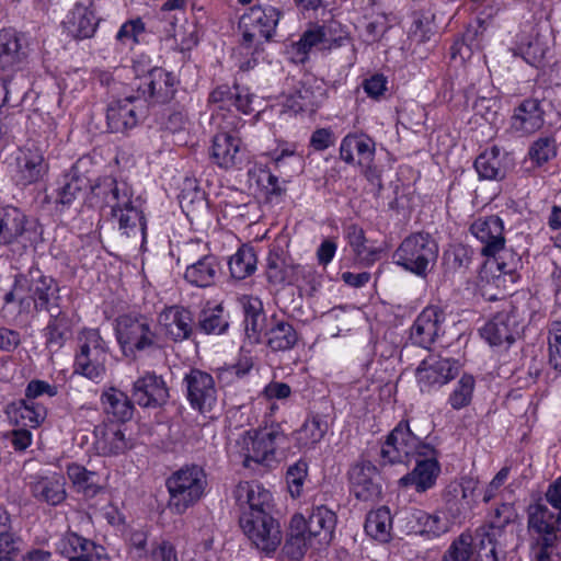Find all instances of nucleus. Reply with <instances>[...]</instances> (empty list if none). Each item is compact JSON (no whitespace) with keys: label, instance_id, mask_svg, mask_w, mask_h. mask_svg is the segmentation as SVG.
I'll use <instances>...</instances> for the list:
<instances>
[{"label":"nucleus","instance_id":"f257e3e1","mask_svg":"<svg viewBox=\"0 0 561 561\" xmlns=\"http://www.w3.org/2000/svg\"><path fill=\"white\" fill-rule=\"evenodd\" d=\"M96 195H102L105 207L110 208V216L121 234L127 238L146 240L147 220L139 198L134 197V191L126 182H118L105 178L95 187Z\"/></svg>","mask_w":561,"mask_h":561},{"label":"nucleus","instance_id":"f03ea898","mask_svg":"<svg viewBox=\"0 0 561 561\" xmlns=\"http://www.w3.org/2000/svg\"><path fill=\"white\" fill-rule=\"evenodd\" d=\"M285 438L279 424L254 431H244L230 442L228 451L231 457L241 460L243 467L255 466L273 468L277 463L276 446Z\"/></svg>","mask_w":561,"mask_h":561},{"label":"nucleus","instance_id":"7ed1b4c3","mask_svg":"<svg viewBox=\"0 0 561 561\" xmlns=\"http://www.w3.org/2000/svg\"><path fill=\"white\" fill-rule=\"evenodd\" d=\"M335 514L324 506L314 508L306 519L301 514L291 517L288 539L284 547L294 560L300 559L314 542L328 545L335 527Z\"/></svg>","mask_w":561,"mask_h":561},{"label":"nucleus","instance_id":"20e7f679","mask_svg":"<svg viewBox=\"0 0 561 561\" xmlns=\"http://www.w3.org/2000/svg\"><path fill=\"white\" fill-rule=\"evenodd\" d=\"M115 335L125 356L160 350L162 339L150 319L142 314H123L116 319Z\"/></svg>","mask_w":561,"mask_h":561},{"label":"nucleus","instance_id":"39448f33","mask_svg":"<svg viewBox=\"0 0 561 561\" xmlns=\"http://www.w3.org/2000/svg\"><path fill=\"white\" fill-rule=\"evenodd\" d=\"M58 298L55 280L39 268L31 267L16 276L13 288L5 295V302L18 301L21 306L34 305L35 309L50 311V304Z\"/></svg>","mask_w":561,"mask_h":561},{"label":"nucleus","instance_id":"423d86ee","mask_svg":"<svg viewBox=\"0 0 561 561\" xmlns=\"http://www.w3.org/2000/svg\"><path fill=\"white\" fill-rule=\"evenodd\" d=\"M207 485L206 474L198 466H187L172 473L167 480L169 508L183 514L204 495Z\"/></svg>","mask_w":561,"mask_h":561},{"label":"nucleus","instance_id":"0eeeda50","mask_svg":"<svg viewBox=\"0 0 561 561\" xmlns=\"http://www.w3.org/2000/svg\"><path fill=\"white\" fill-rule=\"evenodd\" d=\"M108 346L95 329L83 330L78 339V352L73 373L94 382H101L106 375Z\"/></svg>","mask_w":561,"mask_h":561},{"label":"nucleus","instance_id":"6e6552de","mask_svg":"<svg viewBox=\"0 0 561 561\" xmlns=\"http://www.w3.org/2000/svg\"><path fill=\"white\" fill-rule=\"evenodd\" d=\"M437 256L436 241L428 233L423 232L407 237L393 254L398 265L417 276H425Z\"/></svg>","mask_w":561,"mask_h":561},{"label":"nucleus","instance_id":"1a4fd4ad","mask_svg":"<svg viewBox=\"0 0 561 561\" xmlns=\"http://www.w3.org/2000/svg\"><path fill=\"white\" fill-rule=\"evenodd\" d=\"M279 19L280 12L272 5L252 7L240 20L241 48L257 51L260 46L275 34Z\"/></svg>","mask_w":561,"mask_h":561},{"label":"nucleus","instance_id":"9d476101","mask_svg":"<svg viewBox=\"0 0 561 561\" xmlns=\"http://www.w3.org/2000/svg\"><path fill=\"white\" fill-rule=\"evenodd\" d=\"M380 454L385 463L405 462L432 455L433 446L423 443L411 432L409 423L401 421L387 437Z\"/></svg>","mask_w":561,"mask_h":561},{"label":"nucleus","instance_id":"9b49d317","mask_svg":"<svg viewBox=\"0 0 561 561\" xmlns=\"http://www.w3.org/2000/svg\"><path fill=\"white\" fill-rule=\"evenodd\" d=\"M240 526L255 547L265 552H273L282 542L278 523L270 512L254 516L241 515Z\"/></svg>","mask_w":561,"mask_h":561},{"label":"nucleus","instance_id":"f8f14e48","mask_svg":"<svg viewBox=\"0 0 561 561\" xmlns=\"http://www.w3.org/2000/svg\"><path fill=\"white\" fill-rule=\"evenodd\" d=\"M236 129H217L213 136L210 158L220 169H240L243 163L245 149L241 138L234 133Z\"/></svg>","mask_w":561,"mask_h":561},{"label":"nucleus","instance_id":"ddd939ff","mask_svg":"<svg viewBox=\"0 0 561 561\" xmlns=\"http://www.w3.org/2000/svg\"><path fill=\"white\" fill-rule=\"evenodd\" d=\"M183 383L186 398L194 410L201 413L213 411L217 404L218 391L210 374L193 368L185 374Z\"/></svg>","mask_w":561,"mask_h":561},{"label":"nucleus","instance_id":"4468645a","mask_svg":"<svg viewBox=\"0 0 561 561\" xmlns=\"http://www.w3.org/2000/svg\"><path fill=\"white\" fill-rule=\"evenodd\" d=\"M459 363L453 358L430 355L416 369V380L421 391L438 389L454 379L459 373Z\"/></svg>","mask_w":561,"mask_h":561},{"label":"nucleus","instance_id":"2eb2a0df","mask_svg":"<svg viewBox=\"0 0 561 561\" xmlns=\"http://www.w3.org/2000/svg\"><path fill=\"white\" fill-rule=\"evenodd\" d=\"M527 526L533 541H561V513L535 503L527 510Z\"/></svg>","mask_w":561,"mask_h":561},{"label":"nucleus","instance_id":"dca6fc26","mask_svg":"<svg viewBox=\"0 0 561 561\" xmlns=\"http://www.w3.org/2000/svg\"><path fill=\"white\" fill-rule=\"evenodd\" d=\"M14 161L13 178L21 185L36 183L48 172V163L44 158V153L36 147L19 149Z\"/></svg>","mask_w":561,"mask_h":561},{"label":"nucleus","instance_id":"f3484780","mask_svg":"<svg viewBox=\"0 0 561 561\" xmlns=\"http://www.w3.org/2000/svg\"><path fill=\"white\" fill-rule=\"evenodd\" d=\"M313 275V268L287 262L276 252H270L266 264V277L270 284L283 286L286 284H300Z\"/></svg>","mask_w":561,"mask_h":561},{"label":"nucleus","instance_id":"a211bd4d","mask_svg":"<svg viewBox=\"0 0 561 561\" xmlns=\"http://www.w3.org/2000/svg\"><path fill=\"white\" fill-rule=\"evenodd\" d=\"M176 78L162 68H152L137 85V95L154 103H167L173 99L176 91Z\"/></svg>","mask_w":561,"mask_h":561},{"label":"nucleus","instance_id":"6ab92c4d","mask_svg":"<svg viewBox=\"0 0 561 561\" xmlns=\"http://www.w3.org/2000/svg\"><path fill=\"white\" fill-rule=\"evenodd\" d=\"M233 494L242 510L241 515L254 516L270 512L272 507V493L257 482H240L236 486Z\"/></svg>","mask_w":561,"mask_h":561},{"label":"nucleus","instance_id":"aec40b11","mask_svg":"<svg viewBox=\"0 0 561 561\" xmlns=\"http://www.w3.org/2000/svg\"><path fill=\"white\" fill-rule=\"evenodd\" d=\"M376 142L366 134H348L340 145V158L347 164H357L371 171Z\"/></svg>","mask_w":561,"mask_h":561},{"label":"nucleus","instance_id":"412c9836","mask_svg":"<svg viewBox=\"0 0 561 561\" xmlns=\"http://www.w3.org/2000/svg\"><path fill=\"white\" fill-rule=\"evenodd\" d=\"M351 489L362 501H375L381 494L377 468L370 461L356 462L348 472Z\"/></svg>","mask_w":561,"mask_h":561},{"label":"nucleus","instance_id":"4be33fe9","mask_svg":"<svg viewBox=\"0 0 561 561\" xmlns=\"http://www.w3.org/2000/svg\"><path fill=\"white\" fill-rule=\"evenodd\" d=\"M27 58V42L22 33L13 28L0 31V68L16 71Z\"/></svg>","mask_w":561,"mask_h":561},{"label":"nucleus","instance_id":"5701e85b","mask_svg":"<svg viewBox=\"0 0 561 561\" xmlns=\"http://www.w3.org/2000/svg\"><path fill=\"white\" fill-rule=\"evenodd\" d=\"M94 448L102 456H118L133 447L119 422L103 423L94 430Z\"/></svg>","mask_w":561,"mask_h":561},{"label":"nucleus","instance_id":"b1692460","mask_svg":"<svg viewBox=\"0 0 561 561\" xmlns=\"http://www.w3.org/2000/svg\"><path fill=\"white\" fill-rule=\"evenodd\" d=\"M503 221L497 216L478 218L470 227L471 233L483 244L482 254L495 256L505 245Z\"/></svg>","mask_w":561,"mask_h":561},{"label":"nucleus","instance_id":"393cba45","mask_svg":"<svg viewBox=\"0 0 561 561\" xmlns=\"http://www.w3.org/2000/svg\"><path fill=\"white\" fill-rule=\"evenodd\" d=\"M445 313L436 306H430L415 319L410 337L412 342L424 348L430 347L435 337L443 331Z\"/></svg>","mask_w":561,"mask_h":561},{"label":"nucleus","instance_id":"a878e982","mask_svg":"<svg viewBox=\"0 0 561 561\" xmlns=\"http://www.w3.org/2000/svg\"><path fill=\"white\" fill-rule=\"evenodd\" d=\"M234 85H219L209 95L211 106L210 124L217 129L238 128L240 118L230 112L233 106Z\"/></svg>","mask_w":561,"mask_h":561},{"label":"nucleus","instance_id":"bb28decb","mask_svg":"<svg viewBox=\"0 0 561 561\" xmlns=\"http://www.w3.org/2000/svg\"><path fill=\"white\" fill-rule=\"evenodd\" d=\"M169 391L164 380L153 373H146L133 386V400L144 408H157L167 402Z\"/></svg>","mask_w":561,"mask_h":561},{"label":"nucleus","instance_id":"cd10ccee","mask_svg":"<svg viewBox=\"0 0 561 561\" xmlns=\"http://www.w3.org/2000/svg\"><path fill=\"white\" fill-rule=\"evenodd\" d=\"M160 336L180 342L187 339L192 333L191 312L182 307L172 306L165 308L158 317Z\"/></svg>","mask_w":561,"mask_h":561},{"label":"nucleus","instance_id":"c85d7f7f","mask_svg":"<svg viewBox=\"0 0 561 561\" xmlns=\"http://www.w3.org/2000/svg\"><path fill=\"white\" fill-rule=\"evenodd\" d=\"M488 529H477L472 536L469 533H462L455 540L466 537L467 561H497V548L504 546V540L491 536Z\"/></svg>","mask_w":561,"mask_h":561},{"label":"nucleus","instance_id":"c756f323","mask_svg":"<svg viewBox=\"0 0 561 561\" xmlns=\"http://www.w3.org/2000/svg\"><path fill=\"white\" fill-rule=\"evenodd\" d=\"M414 460L416 462L414 470L403 476L399 482L403 486L413 485L417 492H424L435 484L440 472L436 450L433 448L432 455L421 456Z\"/></svg>","mask_w":561,"mask_h":561},{"label":"nucleus","instance_id":"7c9ffc66","mask_svg":"<svg viewBox=\"0 0 561 561\" xmlns=\"http://www.w3.org/2000/svg\"><path fill=\"white\" fill-rule=\"evenodd\" d=\"M404 520L408 533L427 536L428 538L439 537L450 528V523L439 514H428L422 510L407 512Z\"/></svg>","mask_w":561,"mask_h":561},{"label":"nucleus","instance_id":"2f4dec72","mask_svg":"<svg viewBox=\"0 0 561 561\" xmlns=\"http://www.w3.org/2000/svg\"><path fill=\"white\" fill-rule=\"evenodd\" d=\"M138 95H128L113 101L106 113L108 128L113 133H125L138 124V112L135 105Z\"/></svg>","mask_w":561,"mask_h":561},{"label":"nucleus","instance_id":"473e14b6","mask_svg":"<svg viewBox=\"0 0 561 561\" xmlns=\"http://www.w3.org/2000/svg\"><path fill=\"white\" fill-rule=\"evenodd\" d=\"M518 333L517 317L513 312L502 311L497 313L481 329V336L490 345L511 344Z\"/></svg>","mask_w":561,"mask_h":561},{"label":"nucleus","instance_id":"72a5a7b5","mask_svg":"<svg viewBox=\"0 0 561 561\" xmlns=\"http://www.w3.org/2000/svg\"><path fill=\"white\" fill-rule=\"evenodd\" d=\"M474 168L481 179L500 181L511 168V158L497 147H492L476 159Z\"/></svg>","mask_w":561,"mask_h":561},{"label":"nucleus","instance_id":"f704fd0d","mask_svg":"<svg viewBox=\"0 0 561 561\" xmlns=\"http://www.w3.org/2000/svg\"><path fill=\"white\" fill-rule=\"evenodd\" d=\"M64 25L73 38L84 39L94 35L99 20L90 7L79 3L69 11Z\"/></svg>","mask_w":561,"mask_h":561},{"label":"nucleus","instance_id":"c9c22d12","mask_svg":"<svg viewBox=\"0 0 561 561\" xmlns=\"http://www.w3.org/2000/svg\"><path fill=\"white\" fill-rule=\"evenodd\" d=\"M543 125V111L536 99L523 101L515 110L511 119L512 128L522 134H533Z\"/></svg>","mask_w":561,"mask_h":561},{"label":"nucleus","instance_id":"e433bc0d","mask_svg":"<svg viewBox=\"0 0 561 561\" xmlns=\"http://www.w3.org/2000/svg\"><path fill=\"white\" fill-rule=\"evenodd\" d=\"M33 496L49 505H59L66 499L65 479L59 474L38 477L31 483Z\"/></svg>","mask_w":561,"mask_h":561},{"label":"nucleus","instance_id":"4c0bfd02","mask_svg":"<svg viewBox=\"0 0 561 561\" xmlns=\"http://www.w3.org/2000/svg\"><path fill=\"white\" fill-rule=\"evenodd\" d=\"M323 89L301 84L284 96L283 105L294 113L314 112L323 100Z\"/></svg>","mask_w":561,"mask_h":561},{"label":"nucleus","instance_id":"58836bf2","mask_svg":"<svg viewBox=\"0 0 561 561\" xmlns=\"http://www.w3.org/2000/svg\"><path fill=\"white\" fill-rule=\"evenodd\" d=\"M26 216L16 207L0 208V244L15 242L24 232Z\"/></svg>","mask_w":561,"mask_h":561},{"label":"nucleus","instance_id":"ea45409f","mask_svg":"<svg viewBox=\"0 0 561 561\" xmlns=\"http://www.w3.org/2000/svg\"><path fill=\"white\" fill-rule=\"evenodd\" d=\"M217 272L216 259L211 255H205L186 267L184 277L194 286L208 287L215 283Z\"/></svg>","mask_w":561,"mask_h":561},{"label":"nucleus","instance_id":"a19ab883","mask_svg":"<svg viewBox=\"0 0 561 561\" xmlns=\"http://www.w3.org/2000/svg\"><path fill=\"white\" fill-rule=\"evenodd\" d=\"M328 431L327 422L319 417L308 419L294 432L296 445L301 450L313 449L324 437Z\"/></svg>","mask_w":561,"mask_h":561},{"label":"nucleus","instance_id":"79ce46f5","mask_svg":"<svg viewBox=\"0 0 561 561\" xmlns=\"http://www.w3.org/2000/svg\"><path fill=\"white\" fill-rule=\"evenodd\" d=\"M392 517L388 507H379L368 513L365 531L379 542H388L391 538Z\"/></svg>","mask_w":561,"mask_h":561},{"label":"nucleus","instance_id":"37998d69","mask_svg":"<svg viewBox=\"0 0 561 561\" xmlns=\"http://www.w3.org/2000/svg\"><path fill=\"white\" fill-rule=\"evenodd\" d=\"M265 335L266 343L273 351L291 350L298 341V334L293 325L276 319H273Z\"/></svg>","mask_w":561,"mask_h":561},{"label":"nucleus","instance_id":"c03bdc74","mask_svg":"<svg viewBox=\"0 0 561 561\" xmlns=\"http://www.w3.org/2000/svg\"><path fill=\"white\" fill-rule=\"evenodd\" d=\"M67 474L76 490L85 497H94L103 489L95 472L77 463L68 466Z\"/></svg>","mask_w":561,"mask_h":561},{"label":"nucleus","instance_id":"a18cd8bd","mask_svg":"<svg viewBox=\"0 0 561 561\" xmlns=\"http://www.w3.org/2000/svg\"><path fill=\"white\" fill-rule=\"evenodd\" d=\"M10 414L15 423L35 428L45 420L46 409L44 405L33 401L22 400L12 408Z\"/></svg>","mask_w":561,"mask_h":561},{"label":"nucleus","instance_id":"49530a36","mask_svg":"<svg viewBox=\"0 0 561 561\" xmlns=\"http://www.w3.org/2000/svg\"><path fill=\"white\" fill-rule=\"evenodd\" d=\"M257 259L254 249L242 245L230 257L228 265L231 276L236 279H244L256 271Z\"/></svg>","mask_w":561,"mask_h":561},{"label":"nucleus","instance_id":"de8ad7c7","mask_svg":"<svg viewBox=\"0 0 561 561\" xmlns=\"http://www.w3.org/2000/svg\"><path fill=\"white\" fill-rule=\"evenodd\" d=\"M517 514L515 507L510 503H502L495 507L494 512L490 516V520L486 525L479 527L478 529H488L491 536L497 537L505 541L506 531L505 528L516 518Z\"/></svg>","mask_w":561,"mask_h":561},{"label":"nucleus","instance_id":"09e8293b","mask_svg":"<svg viewBox=\"0 0 561 561\" xmlns=\"http://www.w3.org/2000/svg\"><path fill=\"white\" fill-rule=\"evenodd\" d=\"M101 400L105 412L117 420L125 421L131 416L133 407L124 392L111 388L102 394Z\"/></svg>","mask_w":561,"mask_h":561},{"label":"nucleus","instance_id":"8fccbe9b","mask_svg":"<svg viewBox=\"0 0 561 561\" xmlns=\"http://www.w3.org/2000/svg\"><path fill=\"white\" fill-rule=\"evenodd\" d=\"M518 47L525 58L530 62H536L545 57L548 50V41L536 28H531L529 34L520 35Z\"/></svg>","mask_w":561,"mask_h":561},{"label":"nucleus","instance_id":"3c124183","mask_svg":"<svg viewBox=\"0 0 561 561\" xmlns=\"http://www.w3.org/2000/svg\"><path fill=\"white\" fill-rule=\"evenodd\" d=\"M87 179L79 174L78 169L72 168L70 172L64 176L62 184L58 188L57 203L70 205L87 186Z\"/></svg>","mask_w":561,"mask_h":561},{"label":"nucleus","instance_id":"603ef678","mask_svg":"<svg viewBox=\"0 0 561 561\" xmlns=\"http://www.w3.org/2000/svg\"><path fill=\"white\" fill-rule=\"evenodd\" d=\"M476 387V380L471 375H463L455 385L449 394L448 402L455 410H460L470 404Z\"/></svg>","mask_w":561,"mask_h":561},{"label":"nucleus","instance_id":"864d4df0","mask_svg":"<svg viewBox=\"0 0 561 561\" xmlns=\"http://www.w3.org/2000/svg\"><path fill=\"white\" fill-rule=\"evenodd\" d=\"M47 330V343L50 347H61L65 341L71 336L69 320L62 312L51 313V320Z\"/></svg>","mask_w":561,"mask_h":561},{"label":"nucleus","instance_id":"5fc2aeb1","mask_svg":"<svg viewBox=\"0 0 561 561\" xmlns=\"http://www.w3.org/2000/svg\"><path fill=\"white\" fill-rule=\"evenodd\" d=\"M145 33V24L140 19L126 21L118 30L115 38L118 45L133 49L139 37Z\"/></svg>","mask_w":561,"mask_h":561},{"label":"nucleus","instance_id":"6e6d98bb","mask_svg":"<svg viewBox=\"0 0 561 561\" xmlns=\"http://www.w3.org/2000/svg\"><path fill=\"white\" fill-rule=\"evenodd\" d=\"M93 548V541L88 540L76 533L65 534L57 543V549L65 558L69 559L79 552Z\"/></svg>","mask_w":561,"mask_h":561},{"label":"nucleus","instance_id":"4d7b16f0","mask_svg":"<svg viewBox=\"0 0 561 561\" xmlns=\"http://www.w3.org/2000/svg\"><path fill=\"white\" fill-rule=\"evenodd\" d=\"M533 561H561V541H531Z\"/></svg>","mask_w":561,"mask_h":561},{"label":"nucleus","instance_id":"13d9d810","mask_svg":"<svg viewBox=\"0 0 561 561\" xmlns=\"http://www.w3.org/2000/svg\"><path fill=\"white\" fill-rule=\"evenodd\" d=\"M307 477V463L297 462L290 466L287 470L286 481L289 493L293 497H298L301 494L302 485Z\"/></svg>","mask_w":561,"mask_h":561},{"label":"nucleus","instance_id":"bf43d9fd","mask_svg":"<svg viewBox=\"0 0 561 561\" xmlns=\"http://www.w3.org/2000/svg\"><path fill=\"white\" fill-rule=\"evenodd\" d=\"M201 329L208 334L222 333L228 323L221 314V310L204 311L199 320Z\"/></svg>","mask_w":561,"mask_h":561},{"label":"nucleus","instance_id":"052dcab7","mask_svg":"<svg viewBox=\"0 0 561 561\" xmlns=\"http://www.w3.org/2000/svg\"><path fill=\"white\" fill-rule=\"evenodd\" d=\"M549 362L561 371V322L552 323L549 330Z\"/></svg>","mask_w":561,"mask_h":561},{"label":"nucleus","instance_id":"680f3d73","mask_svg":"<svg viewBox=\"0 0 561 561\" xmlns=\"http://www.w3.org/2000/svg\"><path fill=\"white\" fill-rule=\"evenodd\" d=\"M556 156V144L550 138H540L534 142L529 150V157L537 164L546 163Z\"/></svg>","mask_w":561,"mask_h":561},{"label":"nucleus","instance_id":"e2e57ef3","mask_svg":"<svg viewBox=\"0 0 561 561\" xmlns=\"http://www.w3.org/2000/svg\"><path fill=\"white\" fill-rule=\"evenodd\" d=\"M145 561H178L175 547L165 540L154 542Z\"/></svg>","mask_w":561,"mask_h":561},{"label":"nucleus","instance_id":"0e129e2a","mask_svg":"<svg viewBox=\"0 0 561 561\" xmlns=\"http://www.w3.org/2000/svg\"><path fill=\"white\" fill-rule=\"evenodd\" d=\"M346 238L348 244L358 257H366L368 250L364 230L357 225H350L346 228Z\"/></svg>","mask_w":561,"mask_h":561},{"label":"nucleus","instance_id":"69168bd1","mask_svg":"<svg viewBox=\"0 0 561 561\" xmlns=\"http://www.w3.org/2000/svg\"><path fill=\"white\" fill-rule=\"evenodd\" d=\"M256 96L250 92L249 88L234 85L233 106L243 114H250L255 108L253 106Z\"/></svg>","mask_w":561,"mask_h":561},{"label":"nucleus","instance_id":"338daca9","mask_svg":"<svg viewBox=\"0 0 561 561\" xmlns=\"http://www.w3.org/2000/svg\"><path fill=\"white\" fill-rule=\"evenodd\" d=\"M363 88L368 96L378 100L387 91V79L382 75H374L364 81Z\"/></svg>","mask_w":561,"mask_h":561},{"label":"nucleus","instance_id":"774afa93","mask_svg":"<svg viewBox=\"0 0 561 561\" xmlns=\"http://www.w3.org/2000/svg\"><path fill=\"white\" fill-rule=\"evenodd\" d=\"M387 31V23L385 16H377L373 21L368 22L364 31V41L367 44H371L381 38Z\"/></svg>","mask_w":561,"mask_h":561}]
</instances>
